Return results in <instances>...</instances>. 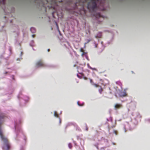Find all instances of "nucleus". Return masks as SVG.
Wrapping results in <instances>:
<instances>
[{
  "label": "nucleus",
  "mask_w": 150,
  "mask_h": 150,
  "mask_svg": "<svg viewBox=\"0 0 150 150\" xmlns=\"http://www.w3.org/2000/svg\"><path fill=\"white\" fill-rule=\"evenodd\" d=\"M1 122H0V136L3 143L2 148L4 150H9L11 147L10 145L8 139L3 134L1 129Z\"/></svg>",
  "instance_id": "nucleus-1"
},
{
  "label": "nucleus",
  "mask_w": 150,
  "mask_h": 150,
  "mask_svg": "<svg viewBox=\"0 0 150 150\" xmlns=\"http://www.w3.org/2000/svg\"><path fill=\"white\" fill-rule=\"evenodd\" d=\"M98 1V0H90L87 5V8L90 11H93L96 8V2Z\"/></svg>",
  "instance_id": "nucleus-2"
},
{
  "label": "nucleus",
  "mask_w": 150,
  "mask_h": 150,
  "mask_svg": "<svg viewBox=\"0 0 150 150\" xmlns=\"http://www.w3.org/2000/svg\"><path fill=\"white\" fill-rule=\"evenodd\" d=\"M36 66L38 67H44L45 66V65L42 61L41 60L36 63Z\"/></svg>",
  "instance_id": "nucleus-3"
},
{
  "label": "nucleus",
  "mask_w": 150,
  "mask_h": 150,
  "mask_svg": "<svg viewBox=\"0 0 150 150\" xmlns=\"http://www.w3.org/2000/svg\"><path fill=\"white\" fill-rule=\"evenodd\" d=\"M122 107V104H116L115 105L114 108L115 110L120 109Z\"/></svg>",
  "instance_id": "nucleus-4"
},
{
  "label": "nucleus",
  "mask_w": 150,
  "mask_h": 150,
  "mask_svg": "<svg viewBox=\"0 0 150 150\" xmlns=\"http://www.w3.org/2000/svg\"><path fill=\"white\" fill-rule=\"evenodd\" d=\"M96 18H99L101 19V20H103L104 17L101 15L100 13H97L96 15Z\"/></svg>",
  "instance_id": "nucleus-5"
},
{
  "label": "nucleus",
  "mask_w": 150,
  "mask_h": 150,
  "mask_svg": "<svg viewBox=\"0 0 150 150\" xmlns=\"http://www.w3.org/2000/svg\"><path fill=\"white\" fill-rule=\"evenodd\" d=\"M120 97H123L127 96V94L125 91H122L120 93Z\"/></svg>",
  "instance_id": "nucleus-6"
},
{
  "label": "nucleus",
  "mask_w": 150,
  "mask_h": 150,
  "mask_svg": "<svg viewBox=\"0 0 150 150\" xmlns=\"http://www.w3.org/2000/svg\"><path fill=\"white\" fill-rule=\"evenodd\" d=\"M30 30L31 32L33 33H34L36 31L35 29L33 27L31 28Z\"/></svg>",
  "instance_id": "nucleus-7"
},
{
  "label": "nucleus",
  "mask_w": 150,
  "mask_h": 150,
  "mask_svg": "<svg viewBox=\"0 0 150 150\" xmlns=\"http://www.w3.org/2000/svg\"><path fill=\"white\" fill-rule=\"evenodd\" d=\"M100 88H99L98 89V91H99V92L100 93V94H101L102 93V92H103V89L100 86Z\"/></svg>",
  "instance_id": "nucleus-8"
},
{
  "label": "nucleus",
  "mask_w": 150,
  "mask_h": 150,
  "mask_svg": "<svg viewBox=\"0 0 150 150\" xmlns=\"http://www.w3.org/2000/svg\"><path fill=\"white\" fill-rule=\"evenodd\" d=\"M92 85L95 86L96 87H100L98 85L96 84L93 83Z\"/></svg>",
  "instance_id": "nucleus-9"
},
{
  "label": "nucleus",
  "mask_w": 150,
  "mask_h": 150,
  "mask_svg": "<svg viewBox=\"0 0 150 150\" xmlns=\"http://www.w3.org/2000/svg\"><path fill=\"white\" fill-rule=\"evenodd\" d=\"M54 116L57 117H59L58 114L56 112H54Z\"/></svg>",
  "instance_id": "nucleus-10"
},
{
  "label": "nucleus",
  "mask_w": 150,
  "mask_h": 150,
  "mask_svg": "<svg viewBox=\"0 0 150 150\" xmlns=\"http://www.w3.org/2000/svg\"><path fill=\"white\" fill-rule=\"evenodd\" d=\"M68 146L70 149H71V148L72 147V144L70 143H69L68 144Z\"/></svg>",
  "instance_id": "nucleus-11"
},
{
  "label": "nucleus",
  "mask_w": 150,
  "mask_h": 150,
  "mask_svg": "<svg viewBox=\"0 0 150 150\" xmlns=\"http://www.w3.org/2000/svg\"><path fill=\"white\" fill-rule=\"evenodd\" d=\"M114 132L115 134L116 135H117V131H116V130H114Z\"/></svg>",
  "instance_id": "nucleus-12"
},
{
  "label": "nucleus",
  "mask_w": 150,
  "mask_h": 150,
  "mask_svg": "<svg viewBox=\"0 0 150 150\" xmlns=\"http://www.w3.org/2000/svg\"><path fill=\"white\" fill-rule=\"evenodd\" d=\"M80 51L81 52H84V50H83V48H81L80 49Z\"/></svg>",
  "instance_id": "nucleus-13"
},
{
  "label": "nucleus",
  "mask_w": 150,
  "mask_h": 150,
  "mask_svg": "<svg viewBox=\"0 0 150 150\" xmlns=\"http://www.w3.org/2000/svg\"><path fill=\"white\" fill-rule=\"evenodd\" d=\"M90 69H92L93 70H96V69L95 68H92L91 67H90Z\"/></svg>",
  "instance_id": "nucleus-14"
},
{
  "label": "nucleus",
  "mask_w": 150,
  "mask_h": 150,
  "mask_svg": "<svg viewBox=\"0 0 150 150\" xmlns=\"http://www.w3.org/2000/svg\"><path fill=\"white\" fill-rule=\"evenodd\" d=\"M86 52H83L82 54H81V56H83V55H84L85 54H86Z\"/></svg>",
  "instance_id": "nucleus-15"
},
{
  "label": "nucleus",
  "mask_w": 150,
  "mask_h": 150,
  "mask_svg": "<svg viewBox=\"0 0 150 150\" xmlns=\"http://www.w3.org/2000/svg\"><path fill=\"white\" fill-rule=\"evenodd\" d=\"M3 118V116L0 115V120Z\"/></svg>",
  "instance_id": "nucleus-16"
},
{
  "label": "nucleus",
  "mask_w": 150,
  "mask_h": 150,
  "mask_svg": "<svg viewBox=\"0 0 150 150\" xmlns=\"http://www.w3.org/2000/svg\"><path fill=\"white\" fill-rule=\"evenodd\" d=\"M32 36L33 38H34V37H35V35H33Z\"/></svg>",
  "instance_id": "nucleus-17"
},
{
  "label": "nucleus",
  "mask_w": 150,
  "mask_h": 150,
  "mask_svg": "<svg viewBox=\"0 0 150 150\" xmlns=\"http://www.w3.org/2000/svg\"><path fill=\"white\" fill-rule=\"evenodd\" d=\"M90 82L91 83H93V81H92V80L91 79H90Z\"/></svg>",
  "instance_id": "nucleus-18"
},
{
  "label": "nucleus",
  "mask_w": 150,
  "mask_h": 150,
  "mask_svg": "<svg viewBox=\"0 0 150 150\" xmlns=\"http://www.w3.org/2000/svg\"><path fill=\"white\" fill-rule=\"evenodd\" d=\"M86 131H87L88 130V128L87 127H86Z\"/></svg>",
  "instance_id": "nucleus-19"
},
{
  "label": "nucleus",
  "mask_w": 150,
  "mask_h": 150,
  "mask_svg": "<svg viewBox=\"0 0 150 150\" xmlns=\"http://www.w3.org/2000/svg\"><path fill=\"white\" fill-rule=\"evenodd\" d=\"M78 105H79V106H81L82 105H79V102H78Z\"/></svg>",
  "instance_id": "nucleus-20"
},
{
  "label": "nucleus",
  "mask_w": 150,
  "mask_h": 150,
  "mask_svg": "<svg viewBox=\"0 0 150 150\" xmlns=\"http://www.w3.org/2000/svg\"><path fill=\"white\" fill-rule=\"evenodd\" d=\"M47 51L48 52H49L50 51V49H48V50H47Z\"/></svg>",
  "instance_id": "nucleus-21"
},
{
  "label": "nucleus",
  "mask_w": 150,
  "mask_h": 150,
  "mask_svg": "<svg viewBox=\"0 0 150 150\" xmlns=\"http://www.w3.org/2000/svg\"><path fill=\"white\" fill-rule=\"evenodd\" d=\"M84 79H85L86 80L87 79V78L86 77H85Z\"/></svg>",
  "instance_id": "nucleus-22"
},
{
  "label": "nucleus",
  "mask_w": 150,
  "mask_h": 150,
  "mask_svg": "<svg viewBox=\"0 0 150 150\" xmlns=\"http://www.w3.org/2000/svg\"><path fill=\"white\" fill-rule=\"evenodd\" d=\"M89 41H90V40H89V41H88V42H87V43H88L89 42Z\"/></svg>",
  "instance_id": "nucleus-23"
},
{
  "label": "nucleus",
  "mask_w": 150,
  "mask_h": 150,
  "mask_svg": "<svg viewBox=\"0 0 150 150\" xmlns=\"http://www.w3.org/2000/svg\"><path fill=\"white\" fill-rule=\"evenodd\" d=\"M61 120H59V122H61Z\"/></svg>",
  "instance_id": "nucleus-24"
},
{
  "label": "nucleus",
  "mask_w": 150,
  "mask_h": 150,
  "mask_svg": "<svg viewBox=\"0 0 150 150\" xmlns=\"http://www.w3.org/2000/svg\"><path fill=\"white\" fill-rule=\"evenodd\" d=\"M47 0V2L48 1H47V0Z\"/></svg>",
  "instance_id": "nucleus-25"
},
{
  "label": "nucleus",
  "mask_w": 150,
  "mask_h": 150,
  "mask_svg": "<svg viewBox=\"0 0 150 150\" xmlns=\"http://www.w3.org/2000/svg\"><path fill=\"white\" fill-rule=\"evenodd\" d=\"M3 0L4 1V0Z\"/></svg>",
  "instance_id": "nucleus-26"
}]
</instances>
